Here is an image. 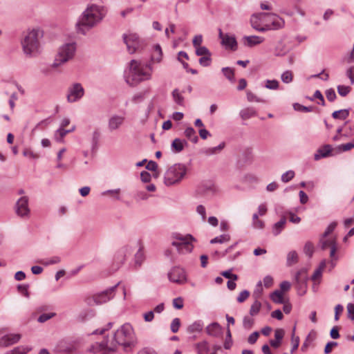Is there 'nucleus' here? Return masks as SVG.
Segmentation results:
<instances>
[{"mask_svg": "<svg viewBox=\"0 0 354 354\" xmlns=\"http://www.w3.org/2000/svg\"><path fill=\"white\" fill-rule=\"evenodd\" d=\"M136 344L133 328L129 323L123 324L112 336L106 337L101 342L92 344L90 351L94 353L102 352V354H109L115 352L118 346H121L124 351H129Z\"/></svg>", "mask_w": 354, "mask_h": 354, "instance_id": "1", "label": "nucleus"}, {"mask_svg": "<svg viewBox=\"0 0 354 354\" xmlns=\"http://www.w3.org/2000/svg\"><path fill=\"white\" fill-rule=\"evenodd\" d=\"M104 6L92 4L88 6L80 16L76 26L78 32L84 35L99 24L106 15Z\"/></svg>", "mask_w": 354, "mask_h": 354, "instance_id": "2", "label": "nucleus"}, {"mask_svg": "<svg viewBox=\"0 0 354 354\" xmlns=\"http://www.w3.org/2000/svg\"><path fill=\"white\" fill-rule=\"evenodd\" d=\"M151 72L152 68L150 64L144 65L133 59L130 62L129 70L125 75V80L130 86H135L142 81L150 80Z\"/></svg>", "mask_w": 354, "mask_h": 354, "instance_id": "3", "label": "nucleus"}, {"mask_svg": "<svg viewBox=\"0 0 354 354\" xmlns=\"http://www.w3.org/2000/svg\"><path fill=\"white\" fill-rule=\"evenodd\" d=\"M39 31L32 30L28 32L21 41L24 53L29 57H35L39 53Z\"/></svg>", "mask_w": 354, "mask_h": 354, "instance_id": "4", "label": "nucleus"}, {"mask_svg": "<svg viewBox=\"0 0 354 354\" xmlns=\"http://www.w3.org/2000/svg\"><path fill=\"white\" fill-rule=\"evenodd\" d=\"M187 173V167L185 165L177 163L169 167L164 176V183L167 186H171L179 183Z\"/></svg>", "mask_w": 354, "mask_h": 354, "instance_id": "5", "label": "nucleus"}, {"mask_svg": "<svg viewBox=\"0 0 354 354\" xmlns=\"http://www.w3.org/2000/svg\"><path fill=\"white\" fill-rule=\"evenodd\" d=\"M76 48L75 42H69L62 45L57 50L53 67L57 68L71 60L75 56Z\"/></svg>", "mask_w": 354, "mask_h": 354, "instance_id": "6", "label": "nucleus"}, {"mask_svg": "<svg viewBox=\"0 0 354 354\" xmlns=\"http://www.w3.org/2000/svg\"><path fill=\"white\" fill-rule=\"evenodd\" d=\"M173 238L171 245L176 248L178 253L186 254L192 251L194 247L192 243L195 239L191 234H175Z\"/></svg>", "mask_w": 354, "mask_h": 354, "instance_id": "7", "label": "nucleus"}, {"mask_svg": "<svg viewBox=\"0 0 354 354\" xmlns=\"http://www.w3.org/2000/svg\"><path fill=\"white\" fill-rule=\"evenodd\" d=\"M118 284L119 283L100 293L95 294L92 297H88L86 299V304L89 306H93L100 305L107 302L114 297V291Z\"/></svg>", "mask_w": 354, "mask_h": 354, "instance_id": "8", "label": "nucleus"}, {"mask_svg": "<svg viewBox=\"0 0 354 354\" xmlns=\"http://www.w3.org/2000/svg\"><path fill=\"white\" fill-rule=\"evenodd\" d=\"M168 279L171 282L177 284H185L187 281V276L184 268L180 266L173 267L167 274Z\"/></svg>", "mask_w": 354, "mask_h": 354, "instance_id": "9", "label": "nucleus"}, {"mask_svg": "<svg viewBox=\"0 0 354 354\" xmlns=\"http://www.w3.org/2000/svg\"><path fill=\"white\" fill-rule=\"evenodd\" d=\"M307 270L302 268L297 272L295 276V283L299 295H304L307 290Z\"/></svg>", "mask_w": 354, "mask_h": 354, "instance_id": "10", "label": "nucleus"}, {"mask_svg": "<svg viewBox=\"0 0 354 354\" xmlns=\"http://www.w3.org/2000/svg\"><path fill=\"white\" fill-rule=\"evenodd\" d=\"M84 95V89L81 84L74 83L68 88L66 98L69 103L79 101Z\"/></svg>", "mask_w": 354, "mask_h": 354, "instance_id": "11", "label": "nucleus"}, {"mask_svg": "<svg viewBox=\"0 0 354 354\" xmlns=\"http://www.w3.org/2000/svg\"><path fill=\"white\" fill-rule=\"evenodd\" d=\"M28 203L29 198L26 196H23L17 201L15 205V210L17 216L21 218L29 216L30 209Z\"/></svg>", "mask_w": 354, "mask_h": 354, "instance_id": "12", "label": "nucleus"}, {"mask_svg": "<svg viewBox=\"0 0 354 354\" xmlns=\"http://www.w3.org/2000/svg\"><path fill=\"white\" fill-rule=\"evenodd\" d=\"M123 39L129 53H134L140 48V39L136 33L129 32L124 34Z\"/></svg>", "mask_w": 354, "mask_h": 354, "instance_id": "13", "label": "nucleus"}, {"mask_svg": "<svg viewBox=\"0 0 354 354\" xmlns=\"http://www.w3.org/2000/svg\"><path fill=\"white\" fill-rule=\"evenodd\" d=\"M267 15L268 13L264 12L252 15L250 18L252 27L259 32L269 30V27H266V24L261 26L264 21H266Z\"/></svg>", "mask_w": 354, "mask_h": 354, "instance_id": "14", "label": "nucleus"}, {"mask_svg": "<svg viewBox=\"0 0 354 354\" xmlns=\"http://www.w3.org/2000/svg\"><path fill=\"white\" fill-rule=\"evenodd\" d=\"M217 187L214 183L210 181L201 183L196 190L198 195L205 197H212L217 192Z\"/></svg>", "mask_w": 354, "mask_h": 354, "instance_id": "15", "label": "nucleus"}, {"mask_svg": "<svg viewBox=\"0 0 354 354\" xmlns=\"http://www.w3.org/2000/svg\"><path fill=\"white\" fill-rule=\"evenodd\" d=\"M218 37L221 39V44L226 48H230L232 50H236L237 49V41L234 35L223 34L221 29H219Z\"/></svg>", "mask_w": 354, "mask_h": 354, "instance_id": "16", "label": "nucleus"}, {"mask_svg": "<svg viewBox=\"0 0 354 354\" xmlns=\"http://www.w3.org/2000/svg\"><path fill=\"white\" fill-rule=\"evenodd\" d=\"M266 21L270 24H266V27L270 30H278L282 28L284 26V21L279 16L274 14H268Z\"/></svg>", "mask_w": 354, "mask_h": 354, "instance_id": "17", "label": "nucleus"}, {"mask_svg": "<svg viewBox=\"0 0 354 354\" xmlns=\"http://www.w3.org/2000/svg\"><path fill=\"white\" fill-rule=\"evenodd\" d=\"M124 120V117L122 115H111L108 120V129L109 131L118 129L123 124Z\"/></svg>", "mask_w": 354, "mask_h": 354, "instance_id": "18", "label": "nucleus"}, {"mask_svg": "<svg viewBox=\"0 0 354 354\" xmlns=\"http://www.w3.org/2000/svg\"><path fill=\"white\" fill-rule=\"evenodd\" d=\"M21 338L19 334H8L3 336L0 339L1 346H9L12 344L17 343Z\"/></svg>", "mask_w": 354, "mask_h": 354, "instance_id": "19", "label": "nucleus"}, {"mask_svg": "<svg viewBox=\"0 0 354 354\" xmlns=\"http://www.w3.org/2000/svg\"><path fill=\"white\" fill-rule=\"evenodd\" d=\"M243 41L245 46L252 48L263 43L264 38L257 35L244 36Z\"/></svg>", "mask_w": 354, "mask_h": 354, "instance_id": "20", "label": "nucleus"}, {"mask_svg": "<svg viewBox=\"0 0 354 354\" xmlns=\"http://www.w3.org/2000/svg\"><path fill=\"white\" fill-rule=\"evenodd\" d=\"M132 252L131 248L129 245H125L121 248L116 253L115 259L120 264L124 263L126 260V257L130 255Z\"/></svg>", "mask_w": 354, "mask_h": 354, "instance_id": "21", "label": "nucleus"}, {"mask_svg": "<svg viewBox=\"0 0 354 354\" xmlns=\"http://www.w3.org/2000/svg\"><path fill=\"white\" fill-rule=\"evenodd\" d=\"M285 335V331L282 328H277L274 330V339L270 340V344L274 348H278L282 342Z\"/></svg>", "mask_w": 354, "mask_h": 354, "instance_id": "22", "label": "nucleus"}, {"mask_svg": "<svg viewBox=\"0 0 354 354\" xmlns=\"http://www.w3.org/2000/svg\"><path fill=\"white\" fill-rule=\"evenodd\" d=\"M332 147L330 145H325L319 148L314 155V159L319 160L321 158L329 156L332 152Z\"/></svg>", "mask_w": 354, "mask_h": 354, "instance_id": "23", "label": "nucleus"}, {"mask_svg": "<svg viewBox=\"0 0 354 354\" xmlns=\"http://www.w3.org/2000/svg\"><path fill=\"white\" fill-rule=\"evenodd\" d=\"M206 332L209 335L218 337L221 335L222 328L217 322H213L206 327Z\"/></svg>", "mask_w": 354, "mask_h": 354, "instance_id": "24", "label": "nucleus"}, {"mask_svg": "<svg viewBox=\"0 0 354 354\" xmlns=\"http://www.w3.org/2000/svg\"><path fill=\"white\" fill-rule=\"evenodd\" d=\"M187 145V142L185 140L176 138L171 142V150L175 153H180L183 150L185 145Z\"/></svg>", "mask_w": 354, "mask_h": 354, "instance_id": "25", "label": "nucleus"}, {"mask_svg": "<svg viewBox=\"0 0 354 354\" xmlns=\"http://www.w3.org/2000/svg\"><path fill=\"white\" fill-rule=\"evenodd\" d=\"M256 110L252 107H247L240 111V117L245 120L257 115Z\"/></svg>", "mask_w": 354, "mask_h": 354, "instance_id": "26", "label": "nucleus"}, {"mask_svg": "<svg viewBox=\"0 0 354 354\" xmlns=\"http://www.w3.org/2000/svg\"><path fill=\"white\" fill-rule=\"evenodd\" d=\"M225 143L221 142L216 147H208L203 149V153L206 156H212L220 153L225 147Z\"/></svg>", "mask_w": 354, "mask_h": 354, "instance_id": "27", "label": "nucleus"}, {"mask_svg": "<svg viewBox=\"0 0 354 354\" xmlns=\"http://www.w3.org/2000/svg\"><path fill=\"white\" fill-rule=\"evenodd\" d=\"M145 260V256L143 252V247L140 246L134 256V266L136 268L140 267Z\"/></svg>", "mask_w": 354, "mask_h": 354, "instance_id": "28", "label": "nucleus"}, {"mask_svg": "<svg viewBox=\"0 0 354 354\" xmlns=\"http://www.w3.org/2000/svg\"><path fill=\"white\" fill-rule=\"evenodd\" d=\"M286 223V218L285 216H283L279 221L277 222L272 228V233L274 235L277 236L279 235L281 232L284 228Z\"/></svg>", "mask_w": 354, "mask_h": 354, "instance_id": "29", "label": "nucleus"}, {"mask_svg": "<svg viewBox=\"0 0 354 354\" xmlns=\"http://www.w3.org/2000/svg\"><path fill=\"white\" fill-rule=\"evenodd\" d=\"M171 95L174 101L176 104L183 106L184 105V97L182 95V93L178 88H175L172 93Z\"/></svg>", "mask_w": 354, "mask_h": 354, "instance_id": "30", "label": "nucleus"}, {"mask_svg": "<svg viewBox=\"0 0 354 354\" xmlns=\"http://www.w3.org/2000/svg\"><path fill=\"white\" fill-rule=\"evenodd\" d=\"M324 239L325 238L322 237L319 241L320 247L322 250H325L328 248H332V246L336 245V241L335 239Z\"/></svg>", "mask_w": 354, "mask_h": 354, "instance_id": "31", "label": "nucleus"}, {"mask_svg": "<svg viewBox=\"0 0 354 354\" xmlns=\"http://www.w3.org/2000/svg\"><path fill=\"white\" fill-rule=\"evenodd\" d=\"M185 136L192 142L196 143L198 138L196 134L195 130L192 127H187L184 132Z\"/></svg>", "mask_w": 354, "mask_h": 354, "instance_id": "32", "label": "nucleus"}, {"mask_svg": "<svg viewBox=\"0 0 354 354\" xmlns=\"http://www.w3.org/2000/svg\"><path fill=\"white\" fill-rule=\"evenodd\" d=\"M270 299L274 303L276 304H283L284 299L283 297V294L281 291L279 290H274L273 292L270 294Z\"/></svg>", "mask_w": 354, "mask_h": 354, "instance_id": "33", "label": "nucleus"}, {"mask_svg": "<svg viewBox=\"0 0 354 354\" xmlns=\"http://www.w3.org/2000/svg\"><path fill=\"white\" fill-rule=\"evenodd\" d=\"M203 328V324L201 321L198 320L194 322L193 324L189 325L187 328V332L193 333L196 332H201Z\"/></svg>", "mask_w": 354, "mask_h": 354, "instance_id": "34", "label": "nucleus"}, {"mask_svg": "<svg viewBox=\"0 0 354 354\" xmlns=\"http://www.w3.org/2000/svg\"><path fill=\"white\" fill-rule=\"evenodd\" d=\"M162 53L160 45L156 44L154 46L153 52L151 55V59L153 62H160L162 59Z\"/></svg>", "mask_w": 354, "mask_h": 354, "instance_id": "35", "label": "nucleus"}, {"mask_svg": "<svg viewBox=\"0 0 354 354\" xmlns=\"http://www.w3.org/2000/svg\"><path fill=\"white\" fill-rule=\"evenodd\" d=\"M349 115V110L348 109H341L339 111H335L332 113V117L334 119H341L345 120Z\"/></svg>", "mask_w": 354, "mask_h": 354, "instance_id": "36", "label": "nucleus"}, {"mask_svg": "<svg viewBox=\"0 0 354 354\" xmlns=\"http://www.w3.org/2000/svg\"><path fill=\"white\" fill-rule=\"evenodd\" d=\"M222 72L224 76L232 83L234 82V71L230 67H224L222 68Z\"/></svg>", "mask_w": 354, "mask_h": 354, "instance_id": "37", "label": "nucleus"}, {"mask_svg": "<svg viewBox=\"0 0 354 354\" xmlns=\"http://www.w3.org/2000/svg\"><path fill=\"white\" fill-rule=\"evenodd\" d=\"M298 261V254L296 251H290L287 255V265L290 266Z\"/></svg>", "mask_w": 354, "mask_h": 354, "instance_id": "38", "label": "nucleus"}, {"mask_svg": "<svg viewBox=\"0 0 354 354\" xmlns=\"http://www.w3.org/2000/svg\"><path fill=\"white\" fill-rule=\"evenodd\" d=\"M295 327L292 330L291 342H292V348L290 353L292 354L299 347V337L298 336L295 335Z\"/></svg>", "mask_w": 354, "mask_h": 354, "instance_id": "39", "label": "nucleus"}, {"mask_svg": "<svg viewBox=\"0 0 354 354\" xmlns=\"http://www.w3.org/2000/svg\"><path fill=\"white\" fill-rule=\"evenodd\" d=\"M196 348L198 354H207L208 344L207 342L204 341V342L198 343L196 345Z\"/></svg>", "mask_w": 354, "mask_h": 354, "instance_id": "40", "label": "nucleus"}, {"mask_svg": "<svg viewBox=\"0 0 354 354\" xmlns=\"http://www.w3.org/2000/svg\"><path fill=\"white\" fill-rule=\"evenodd\" d=\"M261 307V302L259 300H255L250 307V315L251 316L257 315L259 313Z\"/></svg>", "mask_w": 354, "mask_h": 354, "instance_id": "41", "label": "nucleus"}, {"mask_svg": "<svg viewBox=\"0 0 354 354\" xmlns=\"http://www.w3.org/2000/svg\"><path fill=\"white\" fill-rule=\"evenodd\" d=\"M230 236L229 234H222L219 236H216L210 241V243H223L229 241Z\"/></svg>", "mask_w": 354, "mask_h": 354, "instance_id": "42", "label": "nucleus"}, {"mask_svg": "<svg viewBox=\"0 0 354 354\" xmlns=\"http://www.w3.org/2000/svg\"><path fill=\"white\" fill-rule=\"evenodd\" d=\"M196 55L198 56L203 57L211 55V53L207 47L201 46L196 48Z\"/></svg>", "mask_w": 354, "mask_h": 354, "instance_id": "43", "label": "nucleus"}, {"mask_svg": "<svg viewBox=\"0 0 354 354\" xmlns=\"http://www.w3.org/2000/svg\"><path fill=\"white\" fill-rule=\"evenodd\" d=\"M60 261H61V259L59 257H53L51 259H50L49 260H44V259L40 260L39 261V263H41L42 265L45 266H48L49 265L57 264V263H59Z\"/></svg>", "mask_w": 354, "mask_h": 354, "instance_id": "44", "label": "nucleus"}, {"mask_svg": "<svg viewBox=\"0 0 354 354\" xmlns=\"http://www.w3.org/2000/svg\"><path fill=\"white\" fill-rule=\"evenodd\" d=\"M263 292V288H262V282L259 281L257 286L256 288L253 292V297L255 298V300H259L260 299L261 295Z\"/></svg>", "mask_w": 354, "mask_h": 354, "instance_id": "45", "label": "nucleus"}, {"mask_svg": "<svg viewBox=\"0 0 354 354\" xmlns=\"http://www.w3.org/2000/svg\"><path fill=\"white\" fill-rule=\"evenodd\" d=\"M293 108L295 111L301 112H310L313 110V106H305L299 103H295Z\"/></svg>", "mask_w": 354, "mask_h": 354, "instance_id": "46", "label": "nucleus"}, {"mask_svg": "<svg viewBox=\"0 0 354 354\" xmlns=\"http://www.w3.org/2000/svg\"><path fill=\"white\" fill-rule=\"evenodd\" d=\"M71 131L65 130L64 128L60 127L55 133V139L57 141L61 142L64 136Z\"/></svg>", "mask_w": 354, "mask_h": 354, "instance_id": "47", "label": "nucleus"}, {"mask_svg": "<svg viewBox=\"0 0 354 354\" xmlns=\"http://www.w3.org/2000/svg\"><path fill=\"white\" fill-rule=\"evenodd\" d=\"M254 321L252 318H251L248 316L244 317L243 320V326L244 328H245L247 330L251 329L254 325Z\"/></svg>", "mask_w": 354, "mask_h": 354, "instance_id": "48", "label": "nucleus"}, {"mask_svg": "<svg viewBox=\"0 0 354 354\" xmlns=\"http://www.w3.org/2000/svg\"><path fill=\"white\" fill-rule=\"evenodd\" d=\"M279 82L276 80H268L266 81L265 87L271 89V90H277L279 88Z\"/></svg>", "mask_w": 354, "mask_h": 354, "instance_id": "49", "label": "nucleus"}, {"mask_svg": "<svg viewBox=\"0 0 354 354\" xmlns=\"http://www.w3.org/2000/svg\"><path fill=\"white\" fill-rule=\"evenodd\" d=\"M101 133L98 129H95L92 134V145L93 147H95L97 145L98 141L100 140Z\"/></svg>", "mask_w": 354, "mask_h": 354, "instance_id": "50", "label": "nucleus"}, {"mask_svg": "<svg viewBox=\"0 0 354 354\" xmlns=\"http://www.w3.org/2000/svg\"><path fill=\"white\" fill-rule=\"evenodd\" d=\"M232 345V335L231 332L229 328V326H227V334H226V339L224 343V348L225 349H230Z\"/></svg>", "mask_w": 354, "mask_h": 354, "instance_id": "51", "label": "nucleus"}, {"mask_svg": "<svg viewBox=\"0 0 354 354\" xmlns=\"http://www.w3.org/2000/svg\"><path fill=\"white\" fill-rule=\"evenodd\" d=\"M304 253L311 257L314 252V245L311 242H307L304 248Z\"/></svg>", "mask_w": 354, "mask_h": 354, "instance_id": "52", "label": "nucleus"}, {"mask_svg": "<svg viewBox=\"0 0 354 354\" xmlns=\"http://www.w3.org/2000/svg\"><path fill=\"white\" fill-rule=\"evenodd\" d=\"M295 176V172L292 170H289L281 176V180L283 183H288Z\"/></svg>", "mask_w": 354, "mask_h": 354, "instance_id": "53", "label": "nucleus"}, {"mask_svg": "<svg viewBox=\"0 0 354 354\" xmlns=\"http://www.w3.org/2000/svg\"><path fill=\"white\" fill-rule=\"evenodd\" d=\"M351 90V87L348 86L339 85L337 86L338 93L343 97L347 95L350 93Z\"/></svg>", "mask_w": 354, "mask_h": 354, "instance_id": "54", "label": "nucleus"}, {"mask_svg": "<svg viewBox=\"0 0 354 354\" xmlns=\"http://www.w3.org/2000/svg\"><path fill=\"white\" fill-rule=\"evenodd\" d=\"M180 326V320L179 318H175L172 320L170 328L172 333H176L178 331Z\"/></svg>", "mask_w": 354, "mask_h": 354, "instance_id": "55", "label": "nucleus"}, {"mask_svg": "<svg viewBox=\"0 0 354 354\" xmlns=\"http://www.w3.org/2000/svg\"><path fill=\"white\" fill-rule=\"evenodd\" d=\"M281 78L283 82L288 84L292 81V74L290 71H286L282 73Z\"/></svg>", "mask_w": 354, "mask_h": 354, "instance_id": "56", "label": "nucleus"}, {"mask_svg": "<svg viewBox=\"0 0 354 354\" xmlns=\"http://www.w3.org/2000/svg\"><path fill=\"white\" fill-rule=\"evenodd\" d=\"M120 189H115L106 190V191L102 192V194L103 196L109 194V195L113 196L114 198H115L117 200H119L120 199Z\"/></svg>", "mask_w": 354, "mask_h": 354, "instance_id": "57", "label": "nucleus"}, {"mask_svg": "<svg viewBox=\"0 0 354 354\" xmlns=\"http://www.w3.org/2000/svg\"><path fill=\"white\" fill-rule=\"evenodd\" d=\"M287 53L288 50L285 46H278L275 48L274 55L277 57H282L286 55Z\"/></svg>", "mask_w": 354, "mask_h": 354, "instance_id": "58", "label": "nucleus"}, {"mask_svg": "<svg viewBox=\"0 0 354 354\" xmlns=\"http://www.w3.org/2000/svg\"><path fill=\"white\" fill-rule=\"evenodd\" d=\"M249 296L250 292L248 290H244L241 291L237 297V301L239 303H243L249 297Z\"/></svg>", "mask_w": 354, "mask_h": 354, "instance_id": "59", "label": "nucleus"}, {"mask_svg": "<svg viewBox=\"0 0 354 354\" xmlns=\"http://www.w3.org/2000/svg\"><path fill=\"white\" fill-rule=\"evenodd\" d=\"M246 95H247V100L249 102L255 101V102H265V100L259 98L257 96H256L253 93H252L250 91H247Z\"/></svg>", "mask_w": 354, "mask_h": 354, "instance_id": "60", "label": "nucleus"}, {"mask_svg": "<svg viewBox=\"0 0 354 354\" xmlns=\"http://www.w3.org/2000/svg\"><path fill=\"white\" fill-rule=\"evenodd\" d=\"M325 94L327 100L330 102H333L337 97L335 91L333 88L327 89Z\"/></svg>", "mask_w": 354, "mask_h": 354, "instance_id": "61", "label": "nucleus"}, {"mask_svg": "<svg viewBox=\"0 0 354 354\" xmlns=\"http://www.w3.org/2000/svg\"><path fill=\"white\" fill-rule=\"evenodd\" d=\"M55 315V313H43L41 314L37 319V321L40 323H44L50 318L53 317Z\"/></svg>", "mask_w": 354, "mask_h": 354, "instance_id": "62", "label": "nucleus"}, {"mask_svg": "<svg viewBox=\"0 0 354 354\" xmlns=\"http://www.w3.org/2000/svg\"><path fill=\"white\" fill-rule=\"evenodd\" d=\"M199 64L203 66H208L211 63V55L201 57L199 60Z\"/></svg>", "mask_w": 354, "mask_h": 354, "instance_id": "63", "label": "nucleus"}, {"mask_svg": "<svg viewBox=\"0 0 354 354\" xmlns=\"http://www.w3.org/2000/svg\"><path fill=\"white\" fill-rule=\"evenodd\" d=\"M348 317L351 320H354V304L349 303L347 305Z\"/></svg>", "mask_w": 354, "mask_h": 354, "instance_id": "64", "label": "nucleus"}]
</instances>
